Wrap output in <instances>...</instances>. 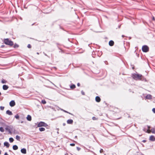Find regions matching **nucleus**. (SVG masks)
<instances>
[{
	"instance_id": "nucleus-1",
	"label": "nucleus",
	"mask_w": 155,
	"mask_h": 155,
	"mask_svg": "<svg viewBox=\"0 0 155 155\" xmlns=\"http://www.w3.org/2000/svg\"><path fill=\"white\" fill-rule=\"evenodd\" d=\"M131 77L133 79L136 81H147L146 78L142 74L135 73L132 74Z\"/></svg>"
},
{
	"instance_id": "nucleus-2",
	"label": "nucleus",
	"mask_w": 155,
	"mask_h": 155,
	"mask_svg": "<svg viewBox=\"0 0 155 155\" xmlns=\"http://www.w3.org/2000/svg\"><path fill=\"white\" fill-rule=\"evenodd\" d=\"M4 42L5 44L10 46H12L13 45V42L11 40H9L8 38L5 39Z\"/></svg>"
},
{
	"instance_id": "nucleus-3",
	"label": "nucleus",
	"mask_w": 155,
	"mask_h": 155,
	"mask_svg": "<svg viewBox=\"0 0 155 155\" xmlns=\"http://www.w3.org/2000/svg\"><path fill=\"white\" fill-rule=\"evenodd\" d=\"M142 50L144 52H147L149 51V48L147 45H143L142 48Z\"/></svg>"
},
{
	"instance_id": "nucleus-4",
	"label": "nucleus",
	"mask_w": 155,
	"mask_h": 155,
	"mask_svg": "<svg viewBox=\"0 0 155 155\" xmlns=\"http://www.w3.org/2000/svg\"><path fill=\"white\" fill-rule=\"evenodd\" d=\"M48 126V125L46 124L45 123V122L42 121L40 122L38 125V127H46Z\"/></svg>"
},
{
	"instance_id": "nucleus-5",
	"label": "nucleus",
	"mask_w": 155,
	"mask_h": 155,
	"mask_svg": "<svg viewBox=\"0 0 155 155\" xmlns=\"http://www.w3.org/2000/svg\"><path fill=\"white\" fill-rule=\"evenodd\" d=\"M6 130H7L10 134H12V132L10 129V127L8 126H6L5 128Z\"/></svg>"
},
{
	"instance_id": "nucleus-6",
	"label": "nucleus",
	"mask_w": 155,
	"mask_h": 155,
	"mask_svg": "<svg viewBox=\"0 0 155 155\" xmlns=\"http://www.w3.org/2000/svg\"><path fill=\"white\" fill-rule=\"evenodd\" d=\"M9 105L11 107H13L15 105V103L14 100L11 101L9 103Z\"/></svg>"
},
{
	"instance_id": "nucleus-7",
	"label": "nucleus",
	"mask_w": 155,
	"mask_h": 155,
	"mask_svg": "<svg viewBox=\"0 0 155 155\" xmlns=\"http://www.w3.org/2000/svg\"><path fill=\"white\" fill-rule=\"evenodd\" d=\"M149 140L152 141H155V137L153 135H151L150 137Z\"/></svg>"
},
{
	"instance_id": "nucleus-8",
	"label": "nucleus",
	"mask_w": 155,
	"mask_h": 155,
	"mask_svg": "<svg viewBox=\"0 0 155 155\" xmlns=\"http://www.w3.org/2000/svg\"><path fill=\"white\" fill-rule=\"evenodd\" d=\"M21 153L23 154H26V149L25 148L21 149Z\"/></svg>"
},
{
	"instance_id": "nucleus-9",
	"label": "nucleus",
	"mask_w": 155,
	"mask_h": 155,
	"mask_svg": "<svg viewBox=\"0 0 155 155\" xmlns=\"http://www.w3.org/2000/svg\"><path fill=\"white\" fill-rule=\"evenodd\" d=\"M114 42L112 40H110L109 41V45L110 46H112L114 45Z\"/></svg>"
},
{
	"instance_id": "nucleus-10",
	"label": "nucleus",
	"mask_w": 155,
	"mask_h": 155,
	"mask_svg": "<svg viewBox=\"0 0 155 155\" xmlns=\"http://www.w3.org/2000/svg\"><path fill=\"white\" fill-rule=\"evenodd\" d=\"M6 113L9 115H12L13 114L12 111H10L9 110H8L6 111Z\"/></svg>"
},
{
	"instance_id": "nucleus-11",
	"label": "nucleus",
	"mask_w": 155,
	"mask_h": 155,
	"mask_svg": "<svg viewBox=\"0 0 155 155\" xmlns=\"http://www.w3.org/2000/svg\"><path fill=\"white\" fill-rule=\"evenodd\" d=\"M3 89L4 90H6L8 88V86L6 85H4L2 87Z\"/></svg>"
},
{
	"instance_id": "nucleus-12",
	"label": "nucleus",
	"mask_w": 155,
	"mask_h": 155,
	"mask_svg": "<svg viewBox=\"0 0 155 155\" xmlns=\"http://www.w3.org/2000/svg\"><path fill=\"white\" fill-rule=\"evenodd\" d=\"M73 122V120L71 119H68L67 120V123L68 124H72Z\"/></svg>"
},
{
	"instance_id": "nucleus-13",
	"label": "nucleus",
	"mask_w": 155,
	"mask_h": 155,
	"mask_svg": "<svg viewBox=\"0 0 155 155\" xmlns=\"http://www.w3.org/2000/svg\"><path fill=\"white\" fill-rule=\"evenodd\" d=\"M95 100L96 102H99L101 101V98L99 96H97L95 97Z\"/></svg>"
},
{
	"instance_id": "nucleus-14",
	"label": "nucleus",
	"mask_w": 155,
	"mask_h": 155,
	"mask_svg": "<svg viewBox=\"0 0 155 155\" xmlns=\"http://www.w3.org/2000/svg\"><path fill=\"white\" fill-rule=\"evenodd\" d=\"M4 145L7 148H8L9 146V144L7 142H5L4 143Z\"/></svg>"
},
{
	"instance_id": "nucleus-15",
	"label": "nucleus",
	"mask_w": 155,
	"mask_h": 155,
	"mask_svg": "<svg viewBox=\"0 0 155 155\" xmlns=\"http://www.w3.org/2000/svg\"><path fill=\"white\" fill-rule=\"evenodd\" d=\"M26 118H27V120L28 121H31V117L29 115H28L27 116V117Z\"/></svg>"
},
{
	"instance_id": "nucleus-16",
	"label": "nucleus",
	"mask_w": 155,
	"mask_h": 155,
	"mask_svg": "<svg viewBox=\"0 0 155 155\" xmlns=\"http://www.w3.org/2000/svg\"><path fill=\"white\" fill-rule=\"evenodd\" d=\"M146 98L148 99H150L152 98V96L150 94H147L146 97Z\"/></svg>"
},
{
	"instance_id": "nucleus-17",
	"label": "nucleus",
	"mask_w": 155,
	"mask_h": 155,
	"mask_svg": "<svg viewBox=\"0 0 155 155\" xmlns=\"http://www.w3.org/2000/svg\"><path fill=\"white\" fill-rule=\"evenodd\" d=\"M13 149L14 150H17L18 148V147L16 145H14L12 147Z\"/></svg>"
},
{
	"instance_id": "nucleus-18",
	"label": "nucleus",
	"mask_w": 155,
	"mask_h": 155,
	"mask_svg": "<svg viewBox=\"0 0 155 155\" xmlns=\"http://www.w3.org/2000/svg\"><path fill=\"white\" fill-rule=\"evenodd\" d=\"M75 85L73 84H71L70 86V88L71 89H74L75 88Z\"/></svg>"
},
{
	"instance_id": "nucleus-19",
	"label": "nucleus",
	"mask_w": 155,
	"mask_h": 155,
	"mask_svg": "<svg viewBox=\"0 0 155 155\" xmlns=\"http://www.w3.org/2000/svg\"><path fill=\"white\" fill-rule=\"evenodd\" d=\"M39 130L40 131H43L45 130V129L44 127H40L39 128Z\"/></svg>"
},
{
	"instance_id": "nucleus-20",
	"label": "nucleus",
	"mask_w": 155,
	"mask_h": 155,
	"mask_svg": "<svg viewBox=\"0 0 155 155\" xmlns=\"http://www.w3.org/2000/svg\"><path fill=\"white\" fill-rule=\"evenodd\" d=\"M15 138L16 139V140H20V137L18 135L16 136Z\"/></svg>"
},
{
	"instance_id": "nucleus-21",
	"label": "nucleus",
	"mask_w": 155,
	"mask_h": 155,
	"mask_svg": "<svg viewBox=\"0 0 155 155\" xmlns=\"http://www.w3.org/2000/svg\"><path fill=\"white\" fill-rule=\"evenodd\" d=\"M151 130L152 133L155 134V128H152Z\"/></svg>"
},
{
	"instance_id": "nucleus-22",
	"label": "nucleus",
	"mask_w": 155,
	"mask_h": 155,
	"mask_svg": "<svg viewBox=\"0 0 155 155\" xmlns=\"http://www.w3.org/2000/svg\"><path fill=\"white\" fill-rule=\"evenodd\" d=\"M14 140V139L12 137H10L9 138V141L10 143L12 142Z\"/></svg>"
},
{
	"instance_id": "nucleus-23",
	"label": "nucleus",
	"mask_w": 155,
	"mask_h": 155,
	"mask_svg": "<svg viewBox=\"0 0 155 155\" xmlns=\"http://www.w3.org/2000/svg\"><path fill=\"white\" fill-rule=\"evenodd\" d=\"M143 130L146 133H150V132H148V130L146 129L145 128H143Z\"/></svg>"
},
{
	"instance_id": "nucleus-24",
	"label": "nucleus",
	"mask_w": 155,
	"mask_h": 155,
	"mask_svg": "<svg viewBox=\"0 0 155 155\" xmlns=\"http://www.w3.org/2000/svg\"><path fill=\"white\" fill-rule=\"evenodd\" d=\"M18 47H19L18 45L16 43L14 45V46H13V47L15 48H18Z\"/></svg>"
},
{
	"instance_id": "nucleus-25",
	"label": "nucleus",
	"mask_w": 155,
	"mask_h": 155,
	"mask_svg": "<svg viewBox=\"0 0 155 155\" xmlns=\"http://www.w3.org/2000/svg\"><path fill=\"white\" fill-rule=\"evenodd\" d=\"M15 117L16 119L18 120L19 119V117L18 114H16L15 116Z\"/></svg>"
},
{
	"instance_id": "nucleus-26",
	"label": "nucleus",
	"mask_w": 155,
	"mask_h": 155,
	"mask_svg": "<svg viewBox=\"0 0 155 155\" xmlns=\"http://www.w3.org/2000/svg\"><path fill=\"white\" fill-rule=\"evenodd\" d=\"M1 82L3 84H5L7 82V81L4 79H2Z\"/></svg>"
},
{
	"instance_id": "nucleus-27",
	"label": "nucleus",
	"mask_w": 155,
	"mask_h": 155,
	"mask_svg": "<svg viewBox=\"0 0 155 155\" xmlns=\"http://www.w3.org/2000/svg\"><path fill=\"white\" fill-rule=\"evenodd\" d=\"M41 103L43 104H46V102L45 100H44L41 101Z\"/></svg>"
},
{
	"instance_id": "nucleus-28",
	"label": "nucleus",
	"mask_w": 155,
	"mask_h": 155,
	"mask_svg": "<svg viewBox=\"0 0 155 155\" xmlns=\"http://www.w3.org/2000/svg\"><path fill=\"white\" fill-rule=\"evenodd\" d=\"M4 129L2 127H1V132H4Z\"/></svg>"
},
{
	"instance_id": "nucleus-29",
	"label": "nucleus",
	"mask_w": 155,
	"mask_h": 155,
	"mask_svg": "<svg viewBox=\"0 0 155 155\" xmlns=\"http://www.w3.org/2000/svg\"><path fill=\"white\" fill-rule=\"evenodd\" d=\"M92 119L93 120H96L97 119V118L95 117H93Z\"/></svg>"
},
{
	"instance_id": "nucleus-30",
	"label": "nucleus",
	"mask_w": 155,
	"mask_h": 155,
	"mask_svg": "<svg viewBox=\"0 0 155 155\" xmlns=\"http://www.w3.org/2000/svg\"><path fill=\"white\" fill-rule=\"evenodd\" d=\"M27 47L29 48H31V46L30 44H28L27 45Z\"/></svg>"
},
{
	"instance_id": "nucleus-31",
	"label": "nucleus",
	"mask_w": 155,
	"mask_h": 155,
	"mask_svg": "<svg viewBox=\"0 0 155 155\" xmlns=\"http://www.w3.org/2000/svg\"><path fill=\"white\" fill-rule=\"evenodd\" d=\"M147 129L148 130V132H149V130L150 129V126H148V125H147Z\"/></svg>"
},
{
	"instance_id": "nucleus-32",
	"label": "nucleus",
	"mask_w": 155,
	"mask_h": 155,
	"mask_svg": "<svg viewBox=\"0 0 155 155\" xmlns=\"http://www.w3.org/2000/svg\"><path fill=\"white\" fill-rule=\"evenodd\" d=\"M63 111L65 113H68L70 114H71L70 113H69L67 111L65 110H63Z\"/></svg>"
},
{
	"instance_id": "nucleus-33",
	"label": "nucleus",
	"mask_w": 155,
	"mask_h": 155,
	"mask_svg": "<svg viewBox=\"0 0 155 155\" xmlns=\"http://www.w3.org/2000/svg\"><path fill=\"white\" fill-rule=\"evenodd\" d=\"M81 94H82V95H85V93L83 91H81Z\"/></svg>"
},
{
	"instance_id": "nucleus-34",
	"label": "nucleus",
	"mask_w": 155,
	"mask_h": 155,
	"mask_svg": "<svg viewBox=\"0 0 155 155\" xmlns=\"http://www.w3.org/2000/svg\"><path fill=\"white\" fill-rule=\"evenodd\" d=\"M75 144L74 143H72L70 144V145L71 146H75Z\"/></svg>"
},
{
	"instance_id": "nucleus-35",
	"label": "nucleus",
	"mask_w": 155,
	"mask_h": 155,
	"mask_svg": "<svg viewBox=\"0 0 155 155\" xmlns=\"http://www.w3.org/2000/svg\"><path fill=\"white\" fill-rule=\"evenodd\" d=\"M4 107L1 106V110H3L4 109Z\"/></svg>"
},
{
	"instance_id": "nucleus-36",
	"label": "nucleus",
	"mask_w": 155,
	"mask_h": 155,
	"mask_svg": "<svg viewBox=\"0 0 155 155\" xmlns=\"http://www.w3.org/2000/svg\"><path fill=\"white\" fill-rule=\"evenodd\" d=\"M77 150L79 151L81 149V148L80 147H77Z\"/></svg>"
},
{
	"instance_id": "nucleus-37",
	"label": "nucleus",
	"mask_w": 155,
	"mask_h": 155,
	"mask_svg": "<svg viewBox=\"0 0 155 155\" xmlns=\"http://www.w3.org/2000/svg\"><path fill=\"white\" fill-rule=\"evenodd\" d=\"M152 111L155 114V108H153L152 109Z\"/></svg>"
},
{
	"instance_id": "nucleus-38",
	"label": "nucleus",
	"mask_w": 155,
	"mask_h": 155,
	"mask_svg": "<svg viewBox=\"0 0 155 155\" xmlns=\"http://www.w3.org/2000/svg\"><path fill=\"white\" fill-rule=\"evenodd\" d=\"M103 151V150L102 149H101L100 150V152L101 153H102Z\"/></svg>"
},
{
	"instance_id": "nucleus-39",
	"label": "nucleus",
	"mask_w": 155,
	"mask_h": 155,
	"mask_svg": "<svg viewBox=\"0 0 155 155\" xmlns=\"http://www.w3.org/2000/svg\"><path fill=\"white\" fill-rule=\"evenodd\" d=\"M43 54H44V55L45 56H46L48 57V55H47V54L45 53L44 52H43Z\"/></svg>"
},
{
	"instance_id": "nucleus-40",
	"label": "nucleus",
	"mask_w": 155,
	"mask_h": 155,
	"mask_svg": "<svg viewBox=\"0 0 155 155\" xmlns=\"http://www.w3.org/2000/svg\"><path fill=\"white\" fill-rule=\"evenodd\" d=\"M142 141V142H143V143H145V142H146V140H143Z\"/></svg>"
},
{
	"instance_id": "nucleus-41",
	"label": "nucleus",
	"mask_w": 155,
	"mask_h": 155,
	"mask_svg": "<svg viewBox=\"0 0 155 155\" xmlns=\"http://www.w3.org/2000/svg\"><path fill=\"white\" fill-rule=\"evenodd\" d=\"M80 83H78L77 84V86H80Z\"/></svg>"
},
{
	"instance_id": "nucleus-42",
	"label": "nucleus",
	"mask_w": 155,
	"mask_h": 155,
	"mask_svg": "<svg viewBox=\"0 0 155 155\" xmlns=\"http://www.w3.org/2000/svg\"><path fill=\"white\" fill-rule=\"evenodd\" d=\"M59 27H60V29L63 30V28H62V27H61V26L60 25H59Z\"/></svg>"
},
{
	"instance_id": "nucleus-43",
	"label": "nucleus",
	"mask_w": 155,
	"mask_h": 155,
	"mask_svg": "<svg viewBox=\"0 0 155 155\" xmlns=\"http://www.w3.org/2000/svg\"><path fill=\"white\" fill-rule=\"evenodd\" d=\"M152 20L153 21H154L155 20V18L154 17H153H153H152Z\"/></svg>"
},
{
	"instance_id": "nucleus-44",
	"label": "nucleus",
	"mask_w": 155,
	"mask_h": 155,
	"mask_svg": "<svg viewBox=\"0 0 155 155\" xmlns=\"http://www.w3.org/2000/svg\"><path fill=\"white\" fill-rule=\"evenodd\" d=\"M4 155H8L7 153L6 152L5 153Z\"/></svg>"
},
{
	"instance_id": "nucleus-45",
	"label": "nucleus",
	"mask_w": 155,
	"mask_h": 155,
	"mask_svg": "<svg viewBox=\"0 0 155 155\" xmlns=\"http://www.w3.org/2000/svg\"><path fill=\"white\" fill-rule=\"evenodd\" d=\"M66 125V124L65 123H63V125L64 126H65Z\"/></svg>"
},
{
	"instance_id": "nucleus-46",
	"label": "nucleus",
	"mask_w": 155,
	"mask_h": 155,
	"mask_svg": "<svg viewBox=\"0 0 155 155\" xmlns=\"http://www.w3.org/2000/svg\"><path fill=\"white\" fill-rule=\"evenodd\" d=\"M3 47H4V45H2L1 46V48H3Z\"/></svg>"
},
{
	"instance_id": "nucleus-47",
	"label": "nucleus",
	"mask_w": 155,
	"mask_h": 155,
	"mask_svg": "<svg viewBox=\"0 0 155 155\" xmlns=\"http://www.w3.org/2000/svg\"><path fill=\"white\" fill-rule=\"evenodd\" d=\"M122 37L123 38H124V37H125V36H124V35H122Z\"/></svg>"
},
{
	"instance_id": "nucleus-48",
	"label": "nucleus",
	"mask_w": 155,
	"mask_h": 155,
	"mask_svg": "<svg viewBox=\"0 0 155 155\" xmlns=\"http://www.w3.org/2000/svg\"><path fill=\"white\" fill-rule=\"evenodd\" d=\"M24 122V121H21V123H23Z\"/></svg>"
},
{
	"instance_id": "nucleus-49",
	"label": "nucleus",
	"mask_w": 155,
	"mask_h": 155,
	"mask_svg": "<svg viewBox=\"0 0 155 155\" xmlns=\"http://www.w3.org/2000/svg\"><path fill=\"white\" fill-rule=\"evenodd\" d=\"M60 110H62V111H63V109H60Z\"/></svg>"
},
{
	"instance_id": "nucleus-50",
	"label": "nucleus",
	"mask_w": 155,
	"mask_h": 155,
	"mask_svg": "<svg viewBox=\"0 0 155 155\" xmlns=\"http://www.w3.org/2000/svg\"><path fill=\"white\" fill-rule=\"evenodd\" d=\"M120 26H121V25H120L119 26H118V28H120Z\"/></svg>"
},
{
	"instance_id": "nucleus-51",
	"label": "nucleus",
	"mask_w": 155,
	"mask_h": 155,
	"mask_svg": "<svg viewBox=\"0 0 155 155\" xmlns=\"http://www.w3.org/2000/svg\"><path fill=\"white\" fill-rule=\"evenodd\" d=\"M94 53H95V52H94V51H93V52H92V55H93V54H94Z\"/></svg>"
},
{
	"instance_id": "nucleus-52",
	"label": "nucleus",
	"mask_w": 155,
	"mask_h": 155,
	"mask_svg": "<svg viewBox=\"0 0 155 155\" xmlns=\"http://www.w3.org/2000/svg\"><path fill=\"white\" fill-rule=\"evenodd\" d=\"M94 53H95V52H94V51H93V52H92V55H93V54H94Z\"/></svg>"
},
{
	"instance_id": "nucleus-53",
	"label": "nucleus",
	"mask_w": 155,
	"mask_h": 155,
	"mask_svg": "<svg viewBox=\"0 0 155 155\" xmlns=\"http://www.w3.org/2000/svg\"><path fill=\"white\" fill-rule=\"evenodd\" d=\"M75 137V138H77V136H76Z\"/></svg>"
},
{
	"instance_id": "nucleus-54",
	"label": "nucleus",
	"mask_w": 155,
	"mask_h": 155,
	"mask_svg": "<svg viewBox=\"0 0 155 155\" xmlns=\"http://www.w3.org/2000/svg\"><path fill=\"white\" fill-rule=\"evenodd\" d=\"M56 44H57V45H59V44L58 43H57Z\"/></svg>"
},
{
	"instance_id": "nucleus-55",
	"label": "nucleus",
	"mask_w": 155,
	"mask_h": 155,
	"mask_svg": "<svg viewBox=\"0 0 155 155\" xmlns=\"http://www.w3.org/2000/svg\"><path fill=\"white\" fill-rule=\"evenodd\" d=\"M37 54H39V53H38V52H37Z\"/></svg>"
},
{
	"instance_id": "nucleus-56",
	"label": "nucleus",
	"mask_w": 155,
	"mask_h": 155,
	"mask_svg": "<svg viewBox=\"0 0 155 155\" xmlns=\"http://www.w3.org/2000/svg\"><path fill=\"white\" fill-rule=\"evenodd\" d=\"M34 25V23L33 24H32V26H33Z\"/></svg>"
},
{
	"instance_id": "nucleus-57",
	"label": "nucleus",
	"mask_w": 155,
	"mask_h": 155,
	"mask_svg": "<svg viewBox=\"0 0 155 155\" xmlns=\"http://www.w3.org/2000/svg\"><path fill=\"white\" fill-rule=\"evenodd\" d=\"M57 133H58V134H59V132H58H58H57Z\"/></svg>"
}]
</instances>
